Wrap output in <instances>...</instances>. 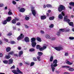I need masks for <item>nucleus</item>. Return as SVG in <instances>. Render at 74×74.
<instances>
[{"label":"nucleus","mask_w":74,"mask_h":74,"mask_svg":"<svg viewBox=\"0 0 74 74\" xmlns=\"http://www.w3.org/2000/svg\"><path fill=\"white\" fill-rule=\"evenodd\" d=\"M64 22H66L67 23H68L69 26H74L73 22H70V20L68 19V16H66L64 17Z\"/></svg>","instance_id":"1"},{"label":"nucleus","mask_w":74,"mask_h":74,"mask_svg":"<svg viewBox=\"0 0 74 74\" xmlns=\"http://www.w3.org/2000/svg\"><path fill=\"white\" fill-rule=\"evenodd\" d=\"M65 9L66 8H65V6L62 5H60L59 6L58 8V11L60 12H62V11H64V10H65Z\"/></svg>","instance_id":"2"},{"label":"nucleus","mask_w":74,"mask_h":74,"mask_svg":"<svg viewBox=\"0 0 74 74\" xmlns=\"http://www.w3.org/2000/svg\"><path fill=\"white\" fill-rule=\"evenodd\" d=\"M24 35H23V34H21L20 35L17 37V40H21L23 39V38H24Z\"/></svg>","instance_id":"3"},{"label":"nucleus","mask_w":74,"mask_h":74,"mask_svg":"<svg viewBox=\"0 0 74 74\" xmlns=\"http://www.w3.org/2000/svg\"><path fill=\"white\" fill-rule=\"evenodd\" d=\"M54 48L55 49H56V51H60V50H62V49H63L62 47L60 46L55 47H54Z\"/></svg>","instance_id":"4"},{"label":"nucleus","mask_w":74,"mask_h":74,"mask_svg":"<svg viewBox=\"0 0 74 74\" xmlns=\"http://www.w3.org/2000/svg\"><path fill=\"white\" fill-rule=\"evenodd\" d=\"M18 10H19V11L21 12H24L25 11V9L23 8H21V7H18Z\"/></svg>","instance_id":"5"},{"label":"nucleus","mask_w":74,"mask_h":74,"mask_svg":"<svg viewBox=\"0 0 74 74\" xmlns=\"http://www.w3.org/2000/svg\"><path fill=\"white\" fill-rule=\"evenodd\" d=\"M47 48V46H43V47H40L39 48V50L40 51H44V49H45Z\"/></svg>","instance_id":"6"},{"label":"nucleus","mask_w":74,"mask_h":74,"mask_svg":"<svg viewBox=\"0 0 74 74\" xmlns=\"http://www.w3.org/2000/svg\"><path fill=\"white\" fill-rule=\"evenodd\" d=\"M40 18L41 20H44L46 18H47V16L45 15L41 16Z\"/></svg>","instance_id":"7"},{"label":"nucleus","mask_w":74,"mask_h":74,"mask_svg":"<svg viewBox=\"0 0 74 74\" xmlns=\"http://www.w3.org/2000/svg\"><path fill=\"white\" fill-rule=\"evenodd\" d=\"M24 40L25 42H29V38L28 37H26L24 38Z\"/></svg>","instance_id":"8"},{"label":"nucleus","mask_w":74,"mask_h":74,"mask_svg":"<svg viewBox=\"0 0 74 74\" xmlns=\"http://www.w3.org/2000/svg\"><path fill=\"white\" fill-rule=\"evenodd\" d=\"M5 58L6 59H9L10 58H11V55H9V54H8V55H6L5 56Z\"/></svg>","instance_id":"9"},{"label":"nucleus","mask_w":74,"mask_h":74,"mask_svg":"<svg viewBox=\"0 0 74 74\" xmlns=\"http://www.w3.org/2000/svg\"><path fill=\"white\" fill-rule=\"evenodd\" d=\"M13 63V60L10 58L9 60V63H8L9 64H12Z\"/></svg>","instance_id":"10"},{"label":"nucleus","mask_w":74,"mask_h":74,"mask_svg":"<svg viewBox=\"0 0 74 74\" xmlns=\"http://www.w3.org/2000/svg\"><path fill=\"white\" fill-rule=\"evenodd\" d=\"M11 47H8L6 49V51L7 52H10V51H11Z\"/></svg>","instance_id":"11"},{"label":"nucleus","mask_w":74,"mask_h":74,"mask_svg":"<svg viewBox=\"0 0 74 74\" xmlns=\"http://www.w3.org/2000/svg\"><path fill=\"white\" fill-rule=\"evenodd\" d=\"M32 13L33 15L34 16H36V12L35 10H32Z\"/></svg>","instance_id":"12"},{"label":"nucleus","mask_w":74,"mask_h":74,"mask_svg":"<svg viewBox=\"0 0 74 74\" xmlns=\"http://www.w3.org/2000/svg\"><path fill=\"white\" fill-rule=\"evenodd\" d=\"M51 66H52L53 67H57V66H58V64H57V63H52L51 64Z\"/></svg>","instance_id":"13"},{"label":"nucleus","mask_w":74,"mask_h":74,"mask_svg":"<svg viewBox=\"0 0 74 74\" xmlns=\"http://www.w3.org/2000/svg\"><path fill=\"white\" fill-rule=\"evenodd\" d=\"M36 38H31V42H36Z\"/></svg>","instance_id":"14"},{"label":"nucleus","mask_w":74,"mask_h":74,"mask_svg":"<svg viewBox=\"0 0 74 74\" xmlns=\"http://www.w3.org/2000/svg\"><path fill=\"white\" fill-rule=\"evenodd\" d=\"M32 47H36V45L37 44L36 42H32Z\"/></svg>","instance_id":"15"},{"label":"nucleus","mask_w":74,"mask_h":74,"mask_svg":"<svg viewBox=\"0 0 74 74\" xmlns=\"http://www.w3.org/2000/svg\"><path fill=\"white\" fill-rule=\"evenodd\" d=\"M17 71L20 73V74H23V72L21 71L18 68H17Z\"/></svg>","instance_id":"16"},{"label":"nucleus","mask_w":74,"mask_h":74,"mask_svg":"<svg viewBox=\"0 0 74 74\" xmlns=\"http://www.w3.org/2000/svg\"><path fill=\"white\" fill-rule=\"evenodd\" d=\"M46 6L47 8H52V5L50 4H47L46 5Z\"/></svg>","instance_id":"17"},{"label":"nucleus","mask_w":74,"mask_h":74,"mask_svg":"<svg viewBox=\"0 0 74 74\" xmlns=\"http://www.w3.org/2000/svg\"><path fill=\"white\" fill-rule=\"evenodd\" d=\"M36 39L37 41H38L39 42H41V38H40L38 37H37Z\"/></svg>","instance_id":"18"},{"label":"nucleus","mask_w":74,"mask_h":74,"mask_svg":"<svg viewBox=\"0 0 74 74\" xmlns=\"http://www.w3.org/2000/svg\"><path fill=\"white\" fill-rule=\"evenodd\" d=\"M11 20V17H8L7 19H6V21L7 22H10Z\"/></svg>","instance_id":"19"},{"label":"nucleus","mask_w":74,"mask_h":74,"mask_svg":"<svg viewBox=\"0 0 74 74\" xmlns=\"http://www.w3.org/2000/svg\"><path fill=\"white\" fill-rule=\"evenodd\" d=\"M58 17L59 19H63V16L61 14H60Z\"/></svg>","instance_id":"20"},{"label":"nucleus","mask_w":74,"mask_h":74,"mask_svg":"<svg viewBox=\"0 0 74 74\" xmlns=\"http://www.w3.org/2000/svg\"><path fill=\"white\" fill-rule=\"evenodd\" d=\"M45 37L46 38H47V39H51V37H50V36L48 34H46L45 36Z\"/></svg>","instance_id":"21"},{"label":"nucleus","mask_w":74,"mask_h":74,"mask_svg":"<svg viewBox=\"0 0 74 74\" xmlns=\"http://www.w3.org/2000/svg\"><path fill=\"white\" fill-rule=\"evenodd\" d=\"M23 51H20V52L19 53L18 55L19 56V57H21V55H23Z\"/></svg>","instance_id":"22"},{"label":"nucleus","mask_w":74,"mask_h":74,"mask_svg":"<svg viewBox=\"0 0 74 74\" xmlns=\"http://www.w3.org/2000/svg\"><path fill=\"white\" fill-rule=\"evenodd\" d=\"M12 10H10L9 11V12L8 13V14L9 15H12V13L11 12Z\"/></svg>","instance_id":"23"},{"label":"nucleus","mask_w":74,"mask_h":74,"mask_svg":"<svg viewBox=\"0 0 74 74\" xmlns=\"http://www.w3.org/2000/svg\"><path fill=\"white\" fill-rule=\"evenodd\" d=\"M54 19L55 17L54 16H52L49 18V20H50V21H52V20H54Z\"/></svg>","instance_id":"24"},{"label":"nucleus","mask_w":74,"mask_h":74,"mask_svg":"<svg viewBox=\"0 0 74 74\" xmlns=\"http://www.w3.org/2000/svg\"><path fill=\"white\" fill-rule=\"evenodd\" d=\"M38 54L39 56H41V55H43V53H42L41 52H38Z\"/></svg>","instance_id":"25"},{"label":"nucleus","mask_w":74,"mask_h":74,"mask_svg":"<svg viewBox=\"0 0 74 74\" xmlns=\"http://www.w3.org/2000/svg\"><path fill=\"white\" fill-rule=\"evenodd\" d=\"M66 63L68 64L69 65H72L73 64V63L72 62H71L69 61H68L66 62Z\"/></svg>","instance_id":"26"},{"label":"nucleus","mask_w":74,"mask_h":74,"mask_svg":"<svg viewBox=\"0 0 74 74\" xmlns=\"http://www.w3.org/2000/svg\"><path fill=\"white\" fill-rule=\"evenodd\" d=\"M8 54L9 55H14V52L13 51H12L10 52Z\"/></svg>","instance_id":"27"},{"label":"nucleus","mask_w":74,"mask_h":74,"mask_svg":"<svg viewBox=\"0 0 74 74\" xmlns=\"http://www.w3.org/2000/svg\"><path fill=\"white\" fill-rule=\"evenodd\" d=\"M12 72L14 74H19V73H17L16 72V71L15 70H13L12 71Z\"/></svg>","instance_id":"28"},{"label":"nucleus","mask_w":74,"mask_h":74,"mask_svg":"<svg viewBox=\"0 0 74 74\" xmlns=\"http://www.w3.org/2000/svg\"><path fill=\"white\" fill-rule=\"evenodd\" d=\"M16 22V20L15 19H13L12 21V23L13 24H15Z\"/></svg>","instance_id":"29"},{"label":"nucleus","mask_w":74,"mask_h":74,"mask_svg":"<svg viewBox=\"0 0 74 74\" xmlns=\"http://www.w3.org/2000/svg\"><path fill=\"white\" fill-rule=\"evenodd\" d=\"M69 5L71 6H73V7L74 6V2H71L69 3Z\"/></svg>","instance_id":"30"},{"label":"nucleus","mask_w":74,"mask_h":74,"mask_svg":"<svg viewBox=\"0 0 74 74\" xmlns=\"http://www.w3.org/2000/svg\"><path fill=\"white\" fill-rule=\"evenodd\" d=\"M41 47V46L40 45H36V48L37 49H39Z\"/></svg>","instance_id":"31"},{"label":"nucleus","mask_w":74,"mask_h":74,"mask_svg":"<svg viewBox=\"0 0 74 74\" xmlns=\"http://www.w3.org/2000/svg\"><path fill=\"white\" fill-rule=\"evenodd\" d=\"M29 52H34L35 51V49L34 48H31L29 49Z\"/></svg>","instance_id":"32"},{"label":"nucleus","mask_w":74,"mask_h":74,"mask_svg":"<svg viewBox=\"0 0 74 74\" xmlns=\"http://www.w3.org/2000/svg\"><path fill=\"white\" fill-rule=\"evenodd\" d=\"M69 70L70 71H74V69L73 68H71L69 69Z\"/></svg>","instance_id":"33"},{"label":"nucleus","mask_w":74,"mask_h":74,"mask_svg":"<svg viewBox=\"0 0 74 74\" xmlns=\"http://www.w3.org/2000/svg\"><path fill=\"white\" fill-rule=\"evenodd\" d=\"M58 63V60H57L56 59L54 60H53V64H55V63Z\"/></svg>","instance_id":"34"},{"label":"nucleus","mask_w":74,"mask_h":74,"mask_svg":"<svg viewBox=\"0 0 74 74\" xmlns=\"http://www.w3.org/2000/svg\"><path fill=\"white\" fill-rule=\"evenodd\" d=\"M53 56H51L50 57V62H52L53 61Z\"/></svg>","instance_id":"35"},{"label":"nucleus","mask_w":74,"mask_h":74,"mask_svg":"<svg viewBox=\"0 0 74 74\" xmlns=\"http://www.w3.org/2000/svg\"><path fill=\"white\" fill-rule=\"evenodd\" d=\"M51 69H52V71L53 72H54L55 71V68L53 66H51Z\"/></svg>","instance_id":"36"},{"label":"nucleus","mask_w":74,"mask_h":74,"mask_svg":"<svg viewBox=\"0 0 74 74\" xmlns=\"http://www.w3.org/2000/svg\"><path fill=\"white\" fill-rule=\"evenodd\" d=\"M62 68H70V66H63Z\"/></svg>","instance_id":"37"},{"label":"nucleus","mask_w":74,"mask_h":74,"mask_svg":"<svg viewBox=\"0 0 74 74\" xmlns=\"http://www.w3.org/2000/svg\"><path fill=\"white\" fill-rule=\"evenodd\" d=\"M3 62L4 64H8V60H5L3 61Z\"/></svg>","instance_id":"38"},{"label":"nucleus","mask_w":74,"mask_h":74,"mask_svg":"<svg viewBox=\"0 0 74 74\" xmlns=\"http://www.w3.org/2000/svg\"><path fill=\"white\" fill-rule=\"evenodd\" d=\"M65 30L63 29H59V32H64Z\"/></svg>","instance_id":"39"},{"label":"nucleus","mask_w":74,"mask_h":74,"mask_svg":"<svg viewBox=\"0 0 74 74\" xmlns=\"http://www.w3.org/2000/svg\"><path fill=\"white\" fill-rule=\"evenodd\" d=\"M10 43L11 44H14L15 43V42L14 41H12L10 42Z\"/></svg>","instance_id":"40"},{"label":"nucleus","mask_w":74,"mask_h":74,"mask_svg":"<svg viewBox=\"0 0 74 74\" xmlns=\"http://www.w3.org/2000/svg\"><path fill=\"white\" fill-rule=\"evenodd\" d=\"M12 35V34L11 32H9L8 34H7V36H11Z\"/></svg>","instance_id":"41"},{"label":"nucleus","mask_w":74,"mask_h":74,"mask_svg":"<svg viewBox=\"0 0 74 74\" xmlns=\"http://www.w3.org/2000/svg\"><path fill=\"white\" fill-rule=\"evenodd\" d=\"M34 62H32L31 63V64H30V66H33L34 65Z\"/></svg>","instance_id":"42"},{"label":"nucleus","mask_w":74,"mask_h":74,"mask_svg":"<svg viewBox=\"0 0 74 74\" xmlns=\"http://www.w3.org/2000/svg\"><path fill=\"white\" fill-rule=\"evenodd\" d=\"M7 20H5L3 22V25H6V24H7Z\"/></svg>","instance_id":"43"},{"label":"nucleus","mask_w":74,"mask_h":74,"mask_svg":"<svg viewBox=\"0 0 74 74\" xmlns=\"http://www.w3.org/2000/svg\"><path fill=\"white\" fill-rule=\"evenodd\" d=\"M25 19L26 21H28L29 20V17L27 16H25Z\"/></svg>","instance_id":"44"},{"label":"nucleus","mask_w":74,"mask_h":74,"mask_svg":"<svg viewBox=\"0 0 74 74\" xmlns=\"http://www.w3.org/2000/svg\"><path fill=\"white\" fill-rule=\"evenodd\" d=\"M4 41H5V42H8V39L5 38H4Z\"/></svg>","instance_id":"45"},{"label":"nucleus","mask_w":74,"mask_h":74,"mask_svg":"<svg viewBox=\"0 0 74 74\" xmlns=\"http://www.w3.org/2000/svg\"><path fill=\"white\" fill-rule=\"evenodd\" d=\"M54 25L53 24H51L49 26V27L50 28H52V27H53Z\"/></svg>","instance_id":"46"},{"label":"nucleus","mask_w":74,"mask_h":74,"mask_svg":"<svg viewBox=\"0 0 74 74\" xmlns=\"http://www.w3.org/2000/svg\"><path fill=\"white\" fill-rule=\"evenodd\" d=\"M40 57L39 56H38L37 57V59L38 60V61H39L40 62Z\"/></svg>","instance_id":"47"},{"label":"nucleus","mask_w":74,"mask_h":74,"mask_svg":"<svg viewBox=\"0 0 74 74\" xmlns=\"http://www.w3.org/2000/svg\"><path fill=\"white\" fill-rule=\"evenodd\" d=\"M69 39L70 40H74V37H70L69 38Z\"/></svg>","instance_id":"48"},{"label":"nucleus","mask_w":74,"mask_h":74,"mask_svg":"<svg viewBox=\"0 0 74 74\" xmlns=\"http://www.w3.org/2000/svg\"><path fill=\"white\" fill-rule=\"evenodd\" d=\"M12 3H13V4H14V5H15V4H16V2H15L14 1H12Z\"/></svg>","instance_id":"49"},{"label":"nucleus","mask_w":74,"mask_h":74,"mask_svg":"<svg viewBox=\"0 0 74 74\" xmlns=\"http://www.w3.org/2000/svg\"><path fill=\"white\" fill-rule=\"evenodd\" d=\"M60 32H58L57 33V35L58 36H60Z\"/></svg>","instance_id":"50"},{"label":"nucleus","mask_w":74,"mask_h":74,"mask_svg":"<svg viewBox=\"0 0 74 74\" xmlns=\"http://www.w3.org/2000/svg\"><path fill=\"white\" fill-rule=\"evenodd\" d=\"M65 56H69V53H65Z\"/></svg>","instance_id":"51"},{"label":"nucleus","mask_w":74,"mask_h":74,"mask_svg":"<svg viewBox=\"0 0 74 74\" xmlns=\"http://www.w3.org/2000/svg\"><path fill=\"white\" fill-rule=\"evenodd\" d=\"M15 65H13L12 66L10 69H15Z\"/></svg>","instance_id":"52"},{"label":"nucleus","mask_w":74,"mask_h":74,"mask_svg":"<svg viewBox=\"0 0 74 74\" xmlns=\"http://www.w3.org/2000/svg\"><path fill=\"white\" fill-rule=\"evenodd\" d=\"M33 59L35 62H36V61H37V59L35 57H34L33 58Z\"/></svg>","instance_id":"53"},{"label":"nucleus","mask_w":74,"mask_h":74,"mask_svg":"<svg viewBox=\"0 0 74 74\" xmlns=\"http://www.w3.org/2000/svg\"><path fill=\"white\" fill-rule=\"evenodd\" d=\"M4 5L3 3H0V7H3Z\"/></svg>","instance_id":"54"},{"label":"nucleus","mask_w":74,"mask_h":74,"mask_svg":"<svg viewBox=\"0 0 74 74\" xmlns=\"http://www.w3.org/2000/svg\"><path fill=\"white\" fill-rule=\"evenodd\" d=\"M56 37H53V38H51V40H56Z\"/></svg>","instance_id":"55"},{"label":"nucleus","mask_w":74,"mask_h":74,"mask_svg":"<svg viewBox=\"0 0 74 74\" xmlns=\"http://www.w3.org/2000/svg\"><path fill=\"white\" fill-rule=\"evenodd\" d=\"M16 25L17 26H20L21 25V23L19 22L17 23Z\"/></svg>","instance_id":"56"},{"label":"nucleus","mask_w":74,"mask_h":74,"mask_svg":"<svg viewBox=\"0 0 74 74\" xmlns=\"http://www.w3.org/2000/svg\"><path fill=\"white\" fill-rule=\"evenodd\" d=\"M61 15L62 16H64L65 15V14H64V12H61Z\"/></svg>","instance_id":"57"},{"label":"nucleus","mask_w":74,"mask_h":74,"mask_svg":"<svg viewBox=\"0 0 74 74\" xmlns=\"http://www.w3.org/2000/svg\"><path fill=\"white\" fill-rule=\"evenodd\" d=\"M25 27L26 29H28L29 28V26L27 25H25Z\"/></svg>","instance_id":"58"},{"label":"nucleus","mask_w":74,"mask_h":74,"mask_svg":"<svg viewBox=\"0 0 74 74\" xmlns=\"http://www.w3.org/2000/svg\"><path fill=\"white\" fill-rule=\"evenodd\" d=\"M40 33L41 34H44V32L43 31L41 30L40 31Z\"/></svg>","instance_id":"59"},{"label":"nucleus","mask_w":74,"mask_h":74,"mask_svg":"<svg viewBox=\"0 0 74 74\" xmlns=\"http://www.w3.org/2000/svg\"><path fill=\"white\" fill-rule=\"evenodd\" d=\"M47 6H46V5H45V4H44L43 5V8H45Z\"/></svg>","instance_id":"60"},{"label":"nucleus","mask_w":74,"mask_h":74,"mask_svg":"<svg viewBox=\"0 0 74 74\" xmlns=\"http://www.w3.org/2000/svg\"><path fill=\"white\" fill-rule=\"evenodd\" d=\"M14 56H16L17 57H18V54H14Z\"/></svg>","instance_id":"61"},{"label":"nucleus","mask_w":74,"mask_h":74,"mask_svg":"<svg viewBox=\"0 0 74 74\" xmlns=\"http://www.w3.org/2000/svg\"><path fill=\"white\" fill-rule=\"evenodd\" d=\"M70 31V29H67L66 30V32H69Z\"/></svg>","instance_id":"62"},{"label":"nucleus","mask_w":74,"mask_h":74,"mask_svg":"<svg viewBox=\"0 0 74 74\" xmlns=\"http://www.w3.org/2000/svg\"><path fill=\"white\" fill-rule=\"evenodd\" d=\"M3 56V53H0V57H2Z\"/></svg>","instance_id":"63"},{"label":"nucleus","mask_w":74,"mask_h":74,"mask_svg":"<svg viewBox=\"0 0 74 74\" xmlns=\"http://www.w3.org/2000/svg\"><path fill=\"white\" fill-rule=\"evenodd\" d=\"M64 74H70V73L68 72H64Z\"/></svg>","instance_id":"64"}]
</instances>
